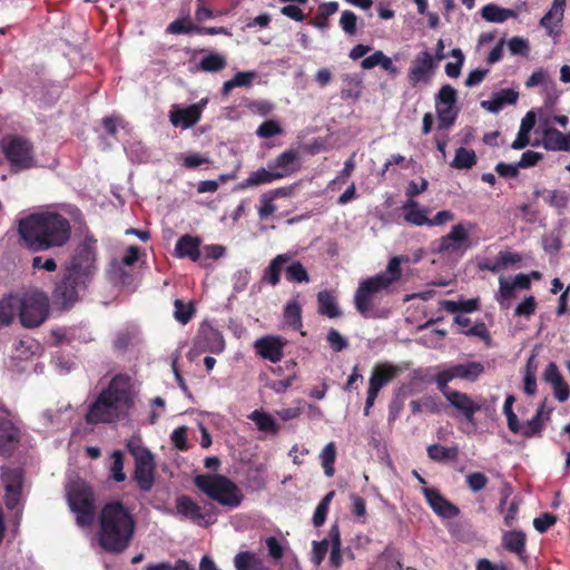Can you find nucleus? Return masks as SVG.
Here are the masks:
<instances>
[{
	"instance_id": "nucleus-61",
	"label": "nucleus",
	"mask_w": 570,
	"mask_h": 570,
	"mask_svg": "<svg viewBox=\"0 0 570 570\" xmlns=\"http://www.w3.org/2000/svg\"><path fill=\"white\" fill-rule=\"evenodd\" d=\"M326 340H327L330 346L335 352H342L343 350H345L348 346L346 338H344L340 334V332L335 328H330V331L327 332Z\"/></svg>"
},
{
	"instance_id": "nucleus-28",
	"label": "nucleus",
	"mask_w": 570,
	"mask_h": 570,
	"mask_svg": "<svg viewBox=\"0 0 570 570\" xmlns=\"http://www.w3.org/2000/svg\"><path fill=\"white\" fill-rule=\"evenodd\" d=\"M542 145L547 150H562L570 149L568 138L556 128H547L543 130Z\"/></svg>"
},
{
	"instance_id": "nucleus-38",
	"label": "nucleus",
	"mask_w": 570,
	"mask_h": 570,
	"mask_svg": "<svg viewBox=\"0 0 570 570\" xmlns=\"http://www.w3.org/2000/svg\"><path fill=\"white\" fill-rule=\"evenodd\" d=\"M338 10V3L335 1L320 4L316 16L312 19L311 24L317 29L328 28V18Z\"/></svg>"
},
{
	"instance_id": "nucleus-2",
	"label": "nucleus",
	"mask_w": 570,
	"mask_h": 570,
	"mask_svg": "<svg viewBox=\"0 0 570 570\" xmlns=\"http://www.w3.org/2000/svg\"><path fill=\"white\" fill-rule=\"evenodd\" d=\"M134 407V385L128 374H116L108 385L88 405L85 421L87 424H109L129 416Z\"/></svg>"
},
{
	"instance_id": "nucleus-63",
	"label": "nucleus",
	"mask_w": 570,
	"mask_h": 570,
	"mask_svg": "<svg viewBox=\"0 0 570 570\" xmlns=\"http://www.w3.org/2000/svg\"><path fill=\"white\" fill-rule=\"evenodd\" d=\"M226 253V247L219 244L205 245L202 250V261L219 259Z\"/></svg>"
},
{
	"instance_id": "nucleus-24",
	"label": "nucleus",
	"mask_w": 570,
	"mask_h": 570,
	"mask_svg": "<svg viewBox=\"0 0 570 570\" xmlns=\"http://www.w3.org/2000/svg\"><path fill=\"white\" fill-rule=\"evenodd\" d=\"M176 510L177 514L181 518L190 520L195 523L200 524L205 519L202 507L194 501L190 497L181 494L176 498Z\"/></svg>"
},
{
	"instance_id": "nucleus-64",
	"label": "nucleus",
	"mask_w": 570,
	"mask_h": 570,
	"mask_svg": "<svg viewBox=\"0 0 570 570\" xmlns=\"http://www.w3.org/2000/svg\"><path fill=\"white\" fill-rule=\"evenodd\" d=\"M537 308V301L534 296L525 297L514 309L515 316H531Z\"/></svg>"
},
{
	"instance_id": "nucleus-25",
	"label": "nucleus",
	"mask_w": 570,
	"mask_h": 570,
	"mask_svg": "<svg viewBox=\"0 0 570 570\" xmlns=\"http://www.w3.org/2000/svg\"><path fill=\"white\" fill-rule=\"evenodd\" d=\"M289 261L291 256L288 254H279L275 256L265 268L262 282L276 286L281 282V274L284 269V265Z\"/></svg>"
},
{
	"instance_id": "nucleus-46",
	"label": "nucleus",
	"mask_w": 570,
	"mask_h": 570,
	"mask_svg": "<svg viewBox=\"0 0 570 570\" xmlns=\"http://www.w3.org/2000/svg\"><path fill=\"white\" fill-rule=\"evenodd\" d=\"M543 404L538 409L537 414L529 421H527L522 426L520 434L524 438H532L539 435L543 428Z\"/></svg>"
},
{
	"instance_id": "nucleus-5",
	"label": "nucleus",
	"mask_w": 570,
	"mask_h": 570,
	"mask_svg": "<svg viewBox=\"0 0 570 570\" xmlns=\"http://www.w3.org/2000/svg\"><path fill=\"white\" fill-rule=\"evenodd\" d=\"M66 497L70 510L76 514L79 527H90L96 517V503L92 489L79 476L69 474Z\"/></svg>"
},
{
	"instance_id": "nucleus-37",
	"label": "nucleus",
	"mask_w": 570,
	"mask_h": 570,
	"mask_svg": "<svg viewBox=\"0 0 570 570\" xmlns=\"http://www.w3.org/2000/svg\"><path fill=\"white\" fill-rule=\"evenodd\" d=\"M443 309L449 313L465 312L471 313L478 311L480 307V298L474 297L470 299H461L459 302L444 299L440 302Z\"/></svg>"
},
{
	"instance_id": "nucleus-60",
	"label": "nucleus",
	"mask_w": 570,
	"mask_h": 570,
	"mask_svg": "<svg viewBox=\"0 0 570 570\" xmlns=\"http://www.w3.org/2000/svg\"><path fill=\"white\" fill-rule=\"evenodd\" d=\"M357 17L353 11L344 10L340 19V26L345 33L354 36L356 33Z\"/></svg>"
},
{
	"instance_id": "nucleus-11",
	"label": "nucleus",
	"mask_w": 570,
	"mask_h": 570,
	"mask_svg": "<svg viewBox=\"0 0 570 570\" xmlns=\"http://www.w3.org/2000/svg\"><path fill=\"white\" fill-rule=\"evenodd\" d=\"M96 239L87 237L78 245L70 264L66 267L89 283L96 271Z\"/></svg>"
},
{
	"instance_id": "nucleus-3",
	"label": "nucleus",
	"mask_w": 570,
	"mask_h": 570,
	"mask_svg": "<svg viewBox=\"0 0 570 570\" xmlns=\"http://www.w3.org/2000/svg\"><path fill=\"white\" fill-rule=\"evenodd\" d=\"M135 520L120 502H111L104 507L100 514L99 544L105 551L120 553L129 546Z\"/></svg>"
},
{
	"instance_id": "nucleus-57",
	"label": "nucleus",
	"mask_w": 570,
	"mask_h": 570,
	"mask_svg": "<svg viewBox=\"0 0 570 570\" xmlns=\"http://www.w3.org/2000/svg\"><path fill=\"white\" fill-rule=\"evenodd\" d=\"M466 336H476L484 341L485 345L490 346L492 338L487 325L483 322H478L468 330L462 331Z\"/></svg>"
},
{
	"instance_id": "nucleus-9",
	"label": "nucleus",
	"mask_w": 570,
	"mask_h": 570,
	"mask_svg": "<svg viewBox=\"0 0 570 570\" xmlns=\"http://www.w3.org/2000/svg\"><path fill=\"white\" fill-rule=\"evenodd\" d=\"M88 283L66 268L63 276L55 285L52 297L62 308L69 309L79 301V293L87 288Z\"/></svg>"
},
{
	"instance_id": "nucleus-17",
	"label": "nucleus",
	"mask_w": 570,
	"mask_h": 570,
	"mask_svg": "<svg viewBox=\"0 0 570 570\" xmlns=\"http://www.w3.org/2000/svg\"><path fill=\"white\" fill-rule=\"evenodd\" d=\"M438 390L443 394L449 404L453 406L460 414L468 421H472L474 414L480 411V405L476 404L466 393L452 390L449 386H438Z\"/></svg>"
},
{
	"instance_id": "nucleus-18",
	"label": "nucleus",
	"mask_w": 570,
	"mask_h": 570,
	"mask_svg": "<svg viewBox=\"0 0 570 570\" xmlns=\"http://www.w3.org/2000/svg\"><path fill=\"white\" fill-rule=\"evenodd\" d=\"M287 341L278 335H266L254 343L257 355L272 363H277L283 358L284 347Z\"/></svg>"
},
{
	"instance_id": "nucleus-44",
	"label": "nucleus",
	"mask_w": 570,
	"mask_h": 570,
	"mask_svg": "<svg viewBox=\"0 0 570 570\" xmlns=\"http://www.w3.org/2000/svg\"><path fill=\"white\" fill-rule=\"evenodd\" d=\"M174 317L183 325H186L196 313V307L193 302L185 303L180 298L174 301Z\"/></svg>"
},
{
	"instance_id": "nucleus-23",
	"label": "nucleus",
	"mask_w": 570,
	"mask_h": 570,
	"mask_svg": "<svg viewBox=\"0 0 570 570\" xmlns=\"http://www.w3.org/2000/svg\"><path fill=\"white\" fill-rule=\"evenodd\" d=\"M202 112V104H193L186 108H177L170 111L169 119L174 126L187 129L199 121Z\"/></svg>"
},
{
	"instance_id": "nucleus-21",
	"label": "nucleus",
	"mask_w": 570,
	"mask_h": 570,
	"mask_svg": "<svg viewBox=\"0 0 570 570\" xmlns=\"http://www.w3.org/2000/svg\"><path fill=\"white\" fill-rule=\"evenodd\" d=\"M422 492L431 509L443 519H453L460 514V509L446 500L435 489L424 487Z\"/></svg>"
},
{
	"instance_id": "nucleus-52",
	"label": "nucleus",
	"mask_w": 570,
	"mask_h": 570,
	"mask_svg": "<svg viewBox=\"0 0 570 570\" xmlns=\"http://www.w3.org/2000/svg\"><path fill=\"white\" fill-rule=\"evenodd\" d=\"M355 154H353L345 163L343 169L338 173V175L330 181L328 188L335 189L336 187H341V185L345 184L346 180L351 177L352 173L355 169Z\"/></svg>"
},
{
	"instance_id": "nucleus-19",
	"label": "nucleus",
	"mask_w": 570,
	"mask_h": 570,
	"mask_svg": "<svg viewBox=\"0 0 570 570\" xmlns=\"http://www.w3.org/2000/svg\"><path fill=\"white\" fill-rule=\"evenodd\" d=\"M435 68L433 57L429 51L420 52L413 60L407 78L412 86H416L420 82L429 83L433 76Z\"/></svg>"
},
{
	"instance_id": "nucleus-35",
	"label": "nucleus",
	"mask_w": 570,
	"mask_h": 570,
	"mask_svg": "<svg viewBox=\"0 0 570 570\" xmlns=\"http://www.w3.org/2000/svg\"><path fill=\"white\" fill-rule=\"evenodd\" d=\"M481 16L489 22L501 23L509 18L517 17V13L512 9L501 8L498 4L489 3L481 9Z\"/></svg>"
},
{
	"instance_id": "nucleus-26",
	"label": "nucleus",
	"mask_w": 570,
	"mask_h": 570,
	"mask_svg": "<svg viewBox=\"0 0 570 570\" xmlns=\"http://www.w3.org/2000/svg\"><path fill=\"white\" fill-rule=\"evenodd\" d=\"M317 312L328 318L342 316V311L338 307L337 301L330 291H321L317 294Z\"/></svg>"
},
{
	"instance_id": "nucleus-56",
	"label": "nucleus",
	"mask_w": 570,
	"mask_h": 570,
	"mask_svg": "<svg viewBox=\"0 0 570 570\" xmlns=\"http://www.w3.org/2000/svg\"><path fill=\"white\" fill-rule=\"evenodd\" d=\"M283 132L281 125L273 119L266 120L259 125L256 134L261 138H272Z\"/></svg>"
},
{
	"instance_id": "nucleus-40",
	"label": "nucleus",
	"mask_w": 570,
	"mask_h": 570,
	"mask_svg": "<svg viewBox=\"0 0 570 570\" xmlns=\"http://www.w3.org/2000/svg\"><path fill=\"white\" fill-rule=\"evenodd\" d=\"M155 465H135L134 478L142 491H149L155 482Z\"/></svg>"
},
{
	"instance_id": "nucleus-22",
	"label": "nucleus",
	"mask_w": 570,
	"mask_h": 570,
	"mask_svg": "<svg viewBox=\"0 0 570 570\" xmlns=\"http://www.w3.org/2000/svg\"><path fill=\"white\" fill-rule=\"evenodd\" d=\"M200 238L189 234L178 238L175 245V255L179 258H189L194 263L205 266L202 261Z\"/></svg>"
},
{
	"instance_id": "nucleus-55",
	"label": "nucleus",
	"mask_w": 570,
	"mask_h": 570,
	"mask_svg": "<svg viewBox=\"0 0 570 570\" xmlns=\"http://www.w3.org/2000/svg\"><path fill=\"white\" fill-rule=\"evenodd\" d=\"M451 56L456 59L455 62H448L445 65V73L451 78H458L461 73V68L464 62V55L461 49L455 48L451 51Z\"/></svg>"
},
{
	"instance_id": "nucleus-39",
	"label": "nucleus",
	"mask_w": 570,
	"mask_h": 570,
	"mask_svg": "<svg viewBox=\"0 0 570 570\" xmlns=\"http://www.w3.org/2000/svg\"><path fill=\"white\" fill-rule=\"evenodd\" d=\"M19 311L17 296H8L0 299V325L8 326L12 323L16 311Z\"/></svg>"
},
{
	"instance_id": "nucleus-29",
	"label": "nucleus",
	"mask_w": 570,
	"mask_h": 570,
	"mask_svg": "<svg viewBox=\"0 0 570 570\" xmlns=\"http://www.w3.org/2000/svg\"><path fill=\"white\" fill-rule=\"evenodd\" d=\"M404 210V219L415 226H423L430 224V218L426 216L428 208H421L414 200H409L402 206Z\"/></svg>"
},
{
	"instance_id": "nucleus-45",
	"label": "nucleus",
	"mask_w": 570,
	"mask_h": 570,
	"mask_svg": "<svg viewBox=\"0 0 570 570\" xmlns=\"http://www.w3.org/2000/svg\"><path fill=\"white\" fill-rule=\"evenodd\" d=\"M226 65L227 62L224 56L210 52L199 61L198 68L206 72H217L223 70Z\"/></svg>"
},
{
	"instance_id": "nucleus-1",
	"label": "nucleus",
	"mask_w": 570,
	"mask_h": 570,
	"mask_svg": "<svg viewBox=\"0 0 570 570\" xmlns=\"http://www.w3.org/2000/svg\"><path fill=\"white\" fill-rule=\"evenodd\" d=\"M18 234L31 252L63 247L71 237L70 222L56 212L33 213L18 220Z\"/></svg>"
},
{
	"instance_id": "nucleus-62",
	"label": "nucleus",
	"mask_w": 570,
	"mask_h": 570,
	"mask_svg": "<svg viewBox=\"0 0 570 570\" xmlns=\"http://www.w3.org/2000/svg\"><path fill=\"white\" fill-rule=\"evenodd\" d=\"M556 522L557 517L552 513L546 512L533 520V527L538 532L544 533L549 528L556 524Z\"/></svg>"
},
{
	"instance_id": "nucleus-27",
	"label": "nucleus",
	"mask_w": 570,
	"mask_h": 570,
	"mask_svg": "<svg viewBox=\"0 0 570 570\" xmlns=\"http://www.w3.org/2000/svg\"><path fill=\"white\" fill-rule=\"evenodd\" d=\"M126 450L134 458L135 463H153L154 456L139 435H132L127 440Z\"/></svg>"
},
{
	"instance_id": "nucleus-53",
	"label": "nucleus",
	"mask_w": 570,
	"mask_h": 570,
	"mask_svg": "<svg viewBox=\"0 0 570 570\" xmlns=\"http://www.w3.org/2000/svg\"><path fill=\"white\" fill-rule=\"evenodd\" d=\"M167 32L173 35L197 33V24H194L188 18L176 19L168 24Z\"/></svg>"
},
{
	"instance_id": "nucleus-12",
	"label": "nucleus",
	"mask_w": 570,
	"mask_h": 570,
	"mask_svg": "<svg viewBox=\"0 0 570 570\" xmlns=\"http://www.w3.org/2000/svg\"><path fill=\"white\" fill-rule=\"evenodd\" d=\"M401 373V368L391 363H380L374 366L368 380L367 396L364 406V415L368 416L372 406L381 391L387 383L392 382Z\"/></svg>"
},
{
	"instance_id": "nucleus-36",
	"label": "nucleus",
	"mask_w": 570,
	"mask_h": 570,
	"mask_svg": "<svg viewBox=\"0 0 570 570\" xmlns=\"http://www.w3.org/2000/svg\"><path fill=\"white\" fill-rule=\"evenodd\" d=\"M277 179V175H275L272 168H259L255 171H252L244 183L240 185L242 188L245 187H254L265 184H271Z\"/></svg>"
},
{
	"instance_id": "nucleus-59",
	"label": "nucleus",
	"mask_w": 570,
	"mask_h": 570,
	"mask_svg": "<svg viewBox=\"0 0 570 570\" xmlns=\"http://www.w3.org/2000/svg\"><path fill=\"white\" fill-rule=\"evenodd\" d=\"M331 546L330 537L322 541H313L312 561L315 566H320Z\"/></svg>"
},
{
	"instance_id": "nucleus-16",
	"label": "nucleus",
	"mask_w": 570,
	"mask_h": 570,
	"mask_svg": "<svg viewBox=\"0 0 570 570\" xmlns=\"http://www.w3.org/2000/svg\"><path fill=\"white\" fill-rule=\"evenodd\" d=\"M194 346L199 352L220 353L225 348L222 333L208 323H203L194 338Z\"/></svg>"
},
{
	"instance_id": "nucleus-20",
	"label": "nucleus",
	"mask_w": 570,
	"mask_h": 570,
	"mask_svg": "<svg viewBox=\"0 0 570 570\" xmlns=\"http://www.w3.org/2000/svg\"><path fill=\"white\" fill-rule=\"evenodd\" d=\"M268 168L274 170L278 180L292 176L301 168V157L298 150L293 148L286 149L273 161L268 163Z\"/></svg>"
},
{
	"instance_id": "nucleus-8",
	"label": "nucleus",
	"mask_w": 570,
	"mask_h": 570,
	"mask_svg": "<svg viewBox=\"0 0 570 570\" xmlns=\"http://www.w3.org/2000/svg\"><path fill=\"white\" fill-rule=\"evenodd\" d=\"M0 147L12 173L29 169L35 165L33 146L29 140L19 136H9L0 141Z\"/></svg>"
},
{
	"instance_id": "nucleus-50",
	"label": "nucleus",
	"mask_w": 570,
	"mask_h": 570,
	"mask_svg": "<svg viewBox=\"0 0 570 570\" xmlns=\"http://www.w3.org/2000/svg\"><path fill=\"white\" fill-rule=\"evenodd\" d=\"M458 91L451 85H443L435 96V107H455Z\"/></svg>"
},
{
	"instance_id": "nucleus-47",
	"label": "nucleus",
	"mask_w": 570,
	"mask_h": 570,
	"mask_svg": "<svg viewBox=\"0 0 570 570\" xmlns=\"http://www.w3.org/2000/svg\"><path fill=\"white\" fill-rule=\"evenodd\" d=\"M435 108L439 120L438 128L440 130H448L454 125L458 117V110L455 109V107L449 106H441Z\"/></svg>"
},
{
	"instance_id": "nucleus-13",
	"label": "nucleus",
	"mask_w": 570,
	"mask_h": 570,
	"mask_svg": "<svg viewBox=\"0 0 570 570\" xmlns=\"http://www.w3.org/2000/svg\"><path fill=\"white\" fill-rule=\"evenodd\" d=\"M484 372V365L481 362L472 361L461 364L452 365L445 370L440 371L434 376L433 381L436 386H449V382L454 379H461L469 382H474Z\"/></svg>"
},
{
	"instance_id": "nucleus-49",
	"label": "nucleus",
	"mask_w": 570,
	"mask_h": 570,
	"mask_svg": "<svg viewBox=\"0 0 570 570\" xmlns=\"http://www.w3.org/2000/svg\"><path fill=\"white\" fill-rule=\"evenodd\" d=\"M285 276L288 282L308 283L309 275L301 262H293L285 268Z\"/></svg>"
},
{
	"instance_id": "nucleus-33",
	"label": "nucleus",
	"mask_w": 570,
	"mask_h": 570,
	"mask_svg": "<svg viewBox=\"0 0 570 570\" xmlns=\"http://www.w3.org/2000/svg\"><path fill=\"white\" fill-rule=\"evenodd\" d=\"M502 544L507 550L514 552L522 559L525 552V534L517 530L507 531L503 533Z\"/></svg>"
},
{
	"instance_id": "nucleus-42",
	"label": "nucleus",
	"mask_w": 570,
	"mask_h": 570,
	"mask_svg": "<svg viewBox=\"0 0 570 570\" xmlns=\"http://www.w3.org/2000/svg\"><path fill=\"white\" fill-rule=\"evenodd\" d=\"M476 164V155L473 149L459 147L455 150L451 167L455 169H471Z\"/></svg>"
},
{
	"instance_id": "nucleus-58",
	"label": "nucleus",
	"mask_w": 570,
	"mask_h": 570,
	"mask_svg": "<svg viewBox=\"0 0 570 570\" xmlns=\"http://www.w3.org/2000/svg\"><path fill=\"white\" fill-rule=\"evenodd\" d=\"M277 207L274 204L272 195L263 194L259 198L258 216L261 219H266L276 212Z\"/></svg>"
},
{
	"instance_id": "nucleus-48",
	"label": "nucleus",
	"mask_w": 570,
	"mask_h": 570,
	"mask_svg": "<svg viewBox=\"0 0 570 570\" xmlns=\"http://www.w3.org/2000/svg\"><path fill=\"white\" fill-rule=\"evenodd\" d=\"M515 296V286L512 282H509L501 277L499 279V291L495 295V299L502 308L509 307V301Z\"/></svg>"
},
{
	"instance_id": "nucleus-30",
	"label": "nucleus",
	"mask_w": 570,
	"mask_h": 570,
	"mask_svg": "<svg viewBox=\"0 0 570 570\" xmlns=\"http://www.w3.org/2000/svg\"><path fill=\"white\" fill-rule=\"evenodd\" d=\"M248 419L256 424L261 432L275 435L279 431V425L276 420L272 414L265 411L255 410L248 415Z\"/></svg>"
},
{
	"instance_id": "nucleus-43",
	"label": "nucleus",
	"mask_w": 570,
	"mask_h": 570,
	"mask_svg": "<svg viewBox=\"0 0 570 570\" xmlns=\"http://www.w3.org/2000/svg\"><path fill=\"white\" fill-rule=\"evenodd\" d=\"M284 321L288 326L299 330L303 326L302 307L295 299L286 303L284 308Z\"/></svg>"
},
{
	"instance_id": "nucleus-4",
	"label": "nucleus",
	"mask_w": 570,
	"mask_h": 570,
	"mask_svg": "<svg viewBox=\"0 0 570 570\" xmlns=\"http://www.w3.org/2000/svg\"><path fill=\"white\" fill-rule=\"evenodd\" d=\"M194 484L208 499L229 510L238 508L244 500L242 490L232 480L217 473L197 474Z\"/></svg>"
},
{
	"instance_id": "nucleus-41",
	"label": "nucleus",
	"mask_w": 570,
	"mask_h": 570,
	"mask_svg": "<svg viewBox=\"0 0 570 570\" xmlns=\"http://www.w3.org/2000/svg\"><path fill=\"white\" fill-rule=\"evenodd\" d=\"M328 537L331 540V553H330V562L335 568H338L342 563V554H341V534L340 528L337 523H333L328 531Z\"/></svg>"
},
{
	"instance_id": "nucleus-10",
	"label": "nucleus",
	"mask_w": 570,
	"mask_h": 570,
	"mask_svg": "<svg viewBox=\"0 0 570 570\" xmlns=\"http://www.w3.org/2000/svg\"><path fill=\"white\" fill-rule=\"evenodd\" d=\"M475 227L472 222L459 223L452 226L449 234L435 242V252L439 254H463L472 246L469 232Z\"/></svg>"
},
{
	"instance_id": "nucleus-15",
	"label": "nucleus",
	"mask_w": 570,
	"mask_h": 570,
	"mask_svg": "<svg viewBox=\"0 0 570 570\" xmlns=\"http://www.w3.org/2000/svg\"><path fill=\"white\" fill-rule=\"evenodd\" d=\"M0 475L6 489V505L14 510L20 502L23 471L19 465H0Z\"/></svg>"
},
{
	"instance_id": "nucleus-54",
	"label": "nucleus",
	"mask_w": 570,
	"mask_h": 570,
	"mask_svg": "<svg viewBox=\"0 0 570 570\" xmlns=\"http://www.w3.org/2000/svg\"><path fill=\"white\" fill-rule=\"evenodd\" d=\"M534 356H531L528 360L527 366H525V374H524V393L528 395H533L537 392V377H535V368L532 367Z\"/></svg>"
},
{
	"instance_id": "nucleus-51",
	"label": "nucleus",
	"mask_w": 570,
	"mask_h": 570,
	"mask_svg": "<svg viewBox=\"0 0 570 570\" xmlns=\"http://www.w3.org/2000/svg\"><path fill=\"white\" fill-rule=\"evenodd\" d=\"M429 456L434 461L441 460H455L458 456L456 448L443 446L441 444H433L428 448Z\"/></svg>"
},
{
	"instance_id": "nucleus-6",
	"label": "nucleus",
	"mask_w": 570,
	"mask_h": 570,
	"mask_svg": "<svg viewBox=\"0 0 570 570\" xmlns=\"http://www.w3.org/2000/svg\"><path fill=\"white\" fill-rule=\"evenodd\" d=\"M18 303L19 318L23 327H38L49 316V297L42 291H29L18 298Z\"/></svg>"
},
{
	"instance_id": "nucleus-14",
	"label": "nucleus",
	"mask_w": 570,
	"mask_h": 570,
	"mask_svg": "<svg viewBox=\"0 0 570 570\" xmlns=\"http://www.w3.org/2000/svg\"><path fill=\"white\" fill-rule=\"evenodd\" d=\"M21 439V431L11 419V413L0 405V455L12 456Z\"/></svg>"
},
{
	"instance_id": "nucleus-32",
	"label": "nucleus",
	"mask_w": 570,
	"mask_h": 570,
	"mask_svg": "<svg viewBox=\"0 0 570 570\" xmlns=\"http://www.w3.org/2000/svg\"><path fill=\"white\" fill-rule=\"evenodd\" d=\"M403 262H407V258L403 256H394L389 261L386 269L375 275L377 278L384 281L386 288L401 278V263Z\"/></svg>"
},
{
	"instance_id": "nucleus-7",
	"label": "nucleus",
	"mask_w": 570,
	"mask_h": 570,
	"mask_svg": "<svg viewBox=\"0 0 570 570\" xmlns=\"http://www.w3.org/2000/svg\"><path fill=\"white\" fill-rule=\"evenodd\" d=\"M387 289L384 281L372 276L360 282L354 294L355 309L365 318L383 317L376 306L380 304L382 292Z\"/></svg>"
},
{
	"instance_id": "nucleus-34",
	"label": "nucleus",
	"mask_w": 570,
	"mask_h": 570,
	"mask_svg": "<svg viewBox=\"0 0 570 570\" xmlns=\"http://www.w3.org/2000/svg\"><path fill=\"white\" fill-rule=\"evenodd\" d=\"M567 0H553L550 10L541 18L540 26L548 30V35L553 33L552 21L560 23L563 19Z\"/></svg>"
},
{
	"instance_id": "nucleus-31",
	"label": "nucleus",
	"mask_w": 570,
	"mask_h": 570,
	"mask_svg": "<svg viewBox=\"0 0 570 570\" xmlns=\"http://www.w3.org/2000/svg\"><path fill=\"white\" fill-rule=\"evenodd\" d=\"M234 566L236 570H272L261 558L249 551L237 553L234 558Z\"/></svg>"
}]
</instances>
